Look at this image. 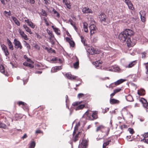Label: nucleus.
<instances>
[{"mask_svg":"<svg viewBox=\"0 0 148 148\" xmlns=\"http://www.w3.org/2000/svg\"><path fill=\"white\" fill-rule=\"evenodd\" d=\"M140 101L143 104V107L145 108H147L148 107V103L146 100L144 98H142L140 99Z\"/></svg>","mask_w":148,"mask_h":148,"instance_id":"a211bd4d","label":"nucleus"},{"mask_svg":"<svg viewBox=\"0 0 148 148\" xmlns=\"http://www.w3.org/2000/svg\"><path fill=\"white\" fill-rule=\"evenodd\" d=\"M18 32L21 35V37L25 40H27L28 38L27 36L25 33L21 29L18 30Z\"/></svg>","mask_w":148,"mask_h":148,"instance_id":"9d476101","label":"nucleus"},{"mask_svg":"<svg viewBox=\"0 0 148 148\" xmlns=\"http://www.w3.org/2000/svg\"><path fill=\"white\" fill-rule=\"evenodd\" d=\"M97 112H95L92 114V112L91 111L87 110L86 111L85 114H84V116H86V118L87 119L93 120V119H95L97 118Z\"/></svg>","mask_w":148,"mask_h":148,"instance_id":"7ed1b4c3","label":"nucleus"},{"mask_svg":"<svg viewBox=\"0 0 148 148\" xmlns=\"http://www.w3.org/2000/svg\"><path fill=\"white\" fill-rule=\"evenodd\" d=\"M134 32L132 30L127 29L121 32L119 36V38L123 42L126 40L128 46H132L133 44L130 38L134 34Z\"/></svg>","mask_w":148,"mask_h":148,"instance_id":"f257e3e1","label":"nucleus"},{"mask_svg":"<svg viewBox=\"0 0 148 148\" xmlns=\"http://www.w3.org/2000/svg\"><path fill=\"white\" fill-rule=\"evenodd\" d=\"M126 99L127 101H133L132 97L130 95H128L126 96Z\"/></svg>","mask_w":148,"mask_h":148,"instance_id":"2f4dec72","label":"nucleus"},{"mask_svg":"<svg viewBox=\"0 0 148 148\" xmlns=\"http://www.w3.org/2000/svg\"><path fill=\"white\" fill-rule=\"evenodd\" d=\"M80 133V132L78 133V134L75 136V139H74V141L75 142L77 141V138L78 137V135H79V134Z\"/></svg>","mask_w":148,"mask_h":148,"instance_id":"864d4df0","label":"nucleus"},{"mask_svg":"<svg viewBox=\"0 0 148 148\" xmlns=\"http://www.w3.org/2000/svg\"><path fill=\"white\" fill-rule=\"evenodd\" d=\"M7 41L8 43V45L9 49L12 50L13 49V46L12 42L10 41L9 39H7Z\"/></svg>","mask_w":148,"mask_h":148,"instance_id":"a878e982","label":"nucleus"},{"mask_svg":"<svg viewBox=\"0 0 148 148\" xmlns=\"http://www.w3.org/2000/svg\"><path fill=\"white\" fill-rule=\"evenodd\" d=\"M146 73L147 74H148V64H146Z\"/></svg>","mask_w":148,"mask_h":148,"instance_id":"8fccbe9b","label":"nucleus"},{"mask_svg":"<svg viewBox=\"0 0 148 148\" xmlns=\"http://www.w3.org/2000/svg\"><path fill=\"white\" fill-rule=\"evenodd\" d=\"M65 76L67 79L71 80L76 79L77 78V77L76 76L73 75L69 73H66Z\"/></svg>","mask_w":148,"mask_h":148,"instance_id":"ddd939ff","label":"nucleus"},{"mask_svg":"<svg viewBox=\"0 0 148 148\" xmlns=\"http://www.w3.org/2000/svg\"><path fill=\"white\" fill-rule=\"evenodd\" d=\"M1 3L4 5L5 4V2L4 0H1Z\"/></svg>","mask_w":148,"mask_h":148,"instance_id":"338daca9","label":"nucleus"},{"mask_svg":"<svg viewBox=\"0 0 148 148\" xmlns=\"http://www.w3.org/2000/svg\"><path fill=\"white\" fill-rule=\"evenodd\" d=\"M47 32L48 34H49L50 36L49 38L50 41L52 44H54V40L56 39L54 38V35L52 33V32L49 30H47Z\"/></svg>","mask_w":148,"mask_h":148,"instance_id":"6e6552de","label":"nucleus"},{"mask_svg":"<svg viewBox=\"0 0 148 148\" xmlns=\"http://www.w3.org/2000/svg\"><path fill=\"white\" fill-rule=\"evenodd\" d=\"M143 56H142V58H145V52H143L142 53Z\"/></svg>","mask_w":148,"mask_h":148,"instance_id":"0e129e2a","label":"nucleus"},{"mask_svg":"<svg viewBox=\"0 0 148 148\" xmlns=\"http://www.w3.org/2000/svg\"><path fill=\"white\" fill-rule=\"evenodd\" d=\"M27 61L28 62H24L23 63V65L24 66H28L31 68H33V62L29 58H28L27 59Z\"/></svg>","mask_w":148,"mask_h":148,"instance_id":"423d86ee","label":"nucleus"},{"mask_svg":"<svg viewBox=\"0 0 148 148\" xmlns=\"http://www.w3.org/2000/svg\"><path fill=\"white\" fill-rule=\"evenodd\" d=\"M126 80L125 79H120L119 80H118L116 82H115V85L117 86L119 85L121 83H123Z\"/></svg>","mask_w":148,"mask_h":148,"instance_id":"bb28decb","label":"nucleus"},{"mask_svg":"<svg viewBox=\"0 0 148 148\" xmlns=\"http://www.w3.org/2000/svg\"><path fill=\"white\" fill-rule=\"evenodd\" d=\"M44 20L45 21L46 24V25L47 26H48L49 25V23H48V22H47V20H46V19H44Z\"/></svg>","mask_w":148,"mask_h":148,"instance_id":"bf43d9fd","label":"nucleus"},{"mask_svg":"<svg viewBox=\"0 0 148 148\" xmlns=\"http://www.w3.org/2000/svg\"><path fill=\"white\" fill-rule=\"evenodd\" d=\"M143 136L145 138H147L148 137V132L145 133L144 135Z\"/></svg>","mask_w":148,"mask_h":148,"instance_id":"6e6d98bb","label":"nucleus"},{"mask_svg":"<svg viewBox=\"0 0 148 148\" xmlns=\"http://www.w3.org/2000/svg\"><path fill=\"white\" fill-rule=\"evenodd\" d=\"M83 97V94L82 93H79L78 95L77 98L80 99Z\"/></svg>","mask_w":148,"mask_h":148,"instance_id":"09e8293b","label":"nucleus"},{"mask_svg":"<svg viewBox=\"0 0 148 148\" xmlns=\"http://www.w3.org/2000/svg\"><path fill=\"white\" fill-rule=\"evenodd\" d=\"M25 21L27 23L28 25L30 26L31 28L34 29L35 28V25L32 22L29 21L28 19L25 20Z\"/></svg>","mask_w":148,"mask_h":148,"instance_id":"2eb2a0df","label":"nucleus"},{"mask_svg":"<svg viewBox=\"0 0 148 148\" xmlns=\"http://www.w3.org/2000/svg\"><path fill=\"white\" fill-rule=\"evenodd\" d=\"M91 34H92L96 32L97 28L95 25L93 24L89 26Z\"/></svg>","mask_w":148,"mask_h":148,"instance_id":"f8f14e48","label":"nucleus"},{"mask_svg":"<svg viewBox=\"0 0 148 148\" xmlns=\"http://www.w3.org/2000/svg\"><path fill=\"white\" fill-rule=\"evenodd\" d=\"M116 93H115V92H114V91L110 95L111 97H112Z\"/></svg>","mask_w":148,"mask_h":148,"instance_id":"13d9d810","label":"nucleus"},{"mask_svg":"<svg viewBox=\"0 0 148 148\" xmlns=\"http://www.w3.org/2000/svg\"><path fill=\"white\" fill-rule=\"evenodd\" d=\"M51 61L53 63H61L62 62V61L61 59L58 58H52L51 60Z\"/></svg>","mask_w":148,"mask_h":148,"instance_id":"412c9836","label":"nucleus"},{"mask_svg":"<svg viewBox=\"0 0 148 148\" xmlns=\"http://www.w3.org/2000/svg\"><path fill=\"white\" fill-rule=\"evenodd\" d=\"M83 140L82 139L81 142L79 145L78 148H83Z\"/></svg>","mask_w":148,"mask_h":148,"instance_id":"37998d69","label":"nucleus"},{"mask_svg":"<svg viewBox=\"0 0 148 148\" xmlns=\"http://www.w3.org/2000/svg\"><path fill=\"white\" fill-rule=\"evenodd\" d=\"M109 110V108H106L105 109H104V111H103V112L104 113H105L106 112Z\"/></svg>","mask_w":148,"mask_h":148,"instance_id":"603ef678","label":"nucleus"},{"mask_svg":"<svg viewBox=\"0 0 148 148\" xmlns=\"http://www.w3.org/2000/svg\"><path fill=\"white\" fill-rule=\"evenodd\" d=\"M1 46L2 49L4 52L5 55L6 56H8L9 55V53L7 46L3 44H1Z\"/></svg>","mask_w":148,"mask_h":148,"instance_id":"1a4fd4ad","label":"nucleus"},{"mask_svg":"<svg viewBox=\"0 0 148 148\" xmlns=\"http://www.w3.org/2000/svg\"><path fill=\"white\" fill-rule=\"evenodd\" d=\"M84 46L85 47V48L86 52L90 54H97L99 53L100 52V50L97 49H94L92 47L89 46L87 44H86L84 40Z\"/></svg>","mask_w":148,"mask_h":148,"instance_id":"f03ea898","label":"nucleus"},{"mask_svg":"<svg viewBox=\"0 0 148 148\" xmlns=\"http://www.w3.org/2000/svg\"><path fill=\"white\" fill-rule=\"evenodd\" d=\"M41 131L40 130H38L36 131V133H41Z\"/></svg>","mask_w":148,"mask_h":148,"instance_id":"e2e57ef3","label":"nucleus"},{"mask_svg":"<svg viewBox=\"0 0 148 148\" xmlns=\"http://www.w3.org/2000/svg\"><path fill=\"white\" fill-rule=\"evenodd\" d=\"M87 24L86 22H84V31L86 32H88V27L87 26Z\"/></svg>","mask_w":148,"mask_h":148,"instance_id":"e433bc0d","label":"nucleus"},{"mask_svg":"<svg viewBox=\"0 0 148 148\" xmlns=\"http://www.w3.org/2000/svg\"><path fill=\"white\" fill-rule=\"evenodd\" d=\"M101 61H97L95 62H94L92 63L93 65H95L97 67L99 66V64L101 63Z\"/></svg>","mask_w":148,"mask_h":148,"instance_id":"72a5a7b5","label":"nucleus"},{"mask_svg":"<svg viewBox=\"0 0 148 148\" xmlns=\"http://www.w3.org/2000/svg\"><path fill=\"white\" fill-rule=\"evenodd\" d=\"M12 18L15 23L18 26L20 25V23L16 18L14 17H12Z\"/></svg>","mask_w":148,"mask_h":148,"instance_id":"7c9ffc66","label":"nucleus"},{"mask_svg":"<svg viewBox=\"0 0 148 148\" xmlns=\"http://www.w3.org/2000/svg\"><path fill=\"white\" fill-rule=\"evenodd\" d=\"M113 68L114 69V71H119L120 69L119 67L116 66H113Z\"/></svg>","mask_w":148,"mask_h":148,"instance_id":"a19ab883","label":"nucleus"},{"mask_svg":"<svg viewBox=\"0 0 148 148\" xmlns=\"http://www.w3.org/2000/svg\"><path fill=\"white\" fill-rule=\"evenodd\" d=\"M116 85L115 84V82L114 83H112L110 84L109 86V88H113Z\"/></svg>","mask_w":148,"mask_h":148,"instance_id":"a18cd8bd","label":"nucleus"},{"mask_svg":"<svg viewBox=\"0 0 148 148\" xmlns=\"http://www.w3.org/2000/svg\"><path fill=\"white\" fill-rule=\"evenodd\" d=\"M109 144V143L107 141L104 143L103 145V148H105L106 146L108 145Z\"/></svg>","mask_w":148,"mask_h":148,"instance_id":"49530a36","label":"nucleus"},{"mask_svg":"<svg viewBox=\"0 0 148 148\" xmlns=\"http://www.w3.org/2000/svg\"><path fill=\"white\" fill-rule=\"evenodd\" d=\"M29 2L31 4H34L35 3L34 0H29Z\"/></svg>","mask_w":148,"mask_h":148,"instance_id":"4d7b16f0","label":"nucleus"},{"mask_svg":"<svg viewBox=\"0 0 148 148\" xmlns=\"http://www.w3.org/2000/svg\"><path fill=\"white\" fill-rule=\"evenodd\" d=\"M140 18L142 21L143 22H145V18L144 17V15L143 16L141 14V12H140Z\"/></svg>","mask_w":148,"mask_h":148,"instance_id":"ea45409f","label":"nucleus"},{"mask_svg":"<svg viewBox=\"0 0 148 148\" xmlns=\"http://www.w3.org/2000/svg\"><path fill=\"white\" fill-rule=\"evenodd\" d=\"M23 42H24L25 46L28 49H29L30 48V46L29 44L25 40L23 41Z\"/></svg>","mask_w":148,"mask_h":148,"instance_id":"58836bf2","label":"nucleus"},{"mask_svg":"<svg viewBox=\"0 0 148 148\" xmlns=\"http://www.w3.org/2000/svg\"><path fill=\"white\" fill-rule=\"evenodd\" d=\"M6 125L4 123H2L0 122V128H2L4 129H8V128H6Z\"/></svg>","mask_w":148,"mask_h":148,"instance_id":"c9c22d12","label":"nucleus"},{"mask_svg":"<svg viewBox=\"0 0 148 148\" xmlns=\"http://www.w3.org/2000/svg\"><path fill=\"white\" fill-rule=\"evenodd\" d=\"M63 3L66 5V8L70 9L71 8V5L70 1L68 0H63Z\"/></svg>","mask_w":148,"mask_h":148,"instance_id":"4468645a","label":"nucleus"},{"mask_svg":"<svg viewBox=\"0 0 148 148\" xmlns=\"http://www.w3.org/2000/svg\"><path fill=\"white\" fill-rule=\"evenodd\" d=\"M23 27L27 32L29 33L30 34H32L33 33L32 32L31 29L28 27L27 25H23Z\"/></svg>","mask_w":148,"mask_h":148,"instance_id":"393cba45","label":"nucleus"},{"mask_svg":"<svg viewBox=\"0 0 148 148\" xmlns=\"http://www.w3.org/2000/svg\"><path fill=\"white\" fill-rule=\"evenodd\" d=\"M121 88H118L114 90V92H115V93H116H116L121 91Z\"/></svg>","mask_w":148,"mask_h":148,"instance_id":"c03bdc74","label":"nucleus"},{"mask_svg":"<svg viewBox=\"0 0 148 148\" xmlns=\"http://www.w3.org/2000/svg\"><path fill=\"white\" fill-rule=\"evenodd\" d=\"M125 2L128 5L130 9L133 10L134 9L133 5L130 0H125Z\"/></svg>","mask_w":148,"mask_h":148,"instance_id":"dca6fc26","label":"nucleus"},{"mask_svg":"<svg viewBox=\"0 0 148 148\" xmlns=\"http://www.w3.org/2000/svg\"><path fill=\"white\" fill-rule=\"evenodd\" d=\"M69 21L70 22L71 24L73 26H74V25L72 20L71 19H69Z\"/></svg>","mask_w":148,"mask_h":148,"instance_id":"5fc2aeb1","label":"nucleus"},{"mask_svg":"<svg viewBox=\"0 0 148 148\" xmlns=\"http://www.w3.org/2000/svg\"><path fill=\"white\" fill-rule=\"evenodd\" d=\"M27 137V135L26 134H25L22 137V138L23 139H24V138H26Z\"/></svg>","mask_w":148,"mask_h":148,"instance_id":"052dcab7","label":"nucleus"},{"mask_svg":"<svg viewBox=\"0 0 148 148\" xmlns=\"http://www.w3.org/2000/svg\"><path fill=\"white\" fill-rule=\"evenodd\" d=\"M42 12H43V13H42V15L43 16H46L47 15V13H46V12H45V11H44Z\"/></svg>","mask_w":148,"mask_h":148,"instance_id":"680f3d73","label":"nucleus"},{"mask_svg":"<svg viewBox=\"0 0 148 148\" xmlns=\"http://www.w3.org/2000/svg\"><path fill=\"white\" fill-rule=\"evenodd\" d=\"M101 22L104 25L107 24V18L106 15L104 13H101L99 16Z\"/></svg>","mask_w":148,"mask_h":148,"instance_id":"39448f33","label":"nucleus"},{"mask_svg":"<svg viewBox=\"0 0 148 148\" xmlns=\"http://www.w3.org/2000/svg\"><path fill=\"white\" fill-rule=\"evenodd\" d=\"M62 69L61 66H56L53 67L51 71V73H54Z\"/></svg>","mask_w":148,"mask_h":148,"instance_id":"4be33fe9","label":"nucleus"},{"mask_svg":"<svg viewBox=\"0 0 148 148\" xmlns=\"http://www.w3.org/2000/svg\"><path fill=\"white\" fill-rule=\"evenodd\" d=\"M53 12L55 14H56L57 13H58V12L56 11L55 10H53Z\"/></svg>","mask_w":148,"mask_h":148,"instance_id":"774afa93","label":"nucleus"},{"mask_svg":"<svg viewBox=\"0 0 148 148\" xmlns=\"http://www.w3.org/2000/svg\"><path fill=\"white\" fill-rule=\"evenodd\" d=\"M14 47L17 49H21L22 46L19 41L17 40L16 39H14Z\"/></svg>","mask_w":148,"mask_h":148,"instance_id":"0eeeda50","label":"nucleus"},{"mask_svg":"<svg viewBox=\"0 0 148 148\" xmlns=\"http://www.w3.org/2000/svg\"><path fill=\"white\" fill-rule=\"evenodd\" d=\"M141 140L144 143L148 144V139H143Z\"/></svg>","mask_w":148,"mask_h":148,"instance_id":"3c124183","label":"nucleus"},{"mask_svg":"<svg viewBox=\"0 0 148 148\" xmlns=\"http://www.w3.org/2000/svg\"><path fill=\"white\" fill-rule=\"evenodd\" d=\"M80 125V123L79 122L78 123L76 124L74 130V131L73 135V136L76 133V131L78 130V127Z\"/></svg>","mask_w":148,"mask_h":148,"instance_id":"f704fd0d","label":"nucleus"},{"mask_svg":"<svg viewBox=\"0 0 148 148\" xmlns=\"http://www.w3.org/2000/svg\"><path fill=\"white\" fill-rule=\"evenodd\" d=\"M84 148H86V147L88 146V141L86 140H84Z\"/></svg>","mask_w":148,"mask_h":148,"instance_id":"79ce46f5","label":"nucleus"},{"mask_svg":"<svg viewBox=\"0 0 148 148\" xmlns=\"http://www.w3.org/2000/svg\"><path fill=\"white\" fill-rule=\"evenodd\" d=\"M136 63V62L135 61H132L126 67L128 68L132 67L135 65Z\"/></svg>","mask_w":148,"mask_h":148,"instance_id":"c756f323","label":"nucleus"},{"mask_svg":"<svg viewBox=\"0 0 148 148\" xmlns=\"http://www.w3.org/2000/svg\"><path fill=\"white\" fill-rule=\"evenodd\" d=\"M138 94L139 95H144L145 94V90L143 89H141L138 91Z\"/></svg>","mask_w":148,"mask_h":148,"instance_id":"c85d7f7f","label":"nucleus"},{"mask_svg":"<svg viewBox=\"0 0 148 148\" xmlns=\"http://www.w3.org/2000/svg\"><path fill=\"white\" fill-rule=\"evenodd\" d=\"M82 101L75 102L72 103V105L73 106H77L75 108L76 110H80L83 108V104H82Z\"/></svg>","mask_w":148,"mask_h":148,"instance_id":"20e7f679","label":"nucleus"},{"mask_svg":"<svg viewBox=\"0 0 148 148\" xmlns=\"http://www.w3.org/2000/svg\"><path fill=\"white\" fill-rule=\"evenodd\" d=\"M110 103L111 104H114L115 103H119V101L118 100L113 99H110Z\"/></svg>","mask_w":148,"mask_h":148,"instance_id":"cd10ccee","label":"nucleus"},{"mask_svg":"<svg viewBox=\"0 0 148 148\" xmlns=\"http://www.w3.org/2000/svg\"><path fill=\"white\" fill-rule=\"evenodd\" d=\"M107 129L108 132V133L110 131V129L108 128H106L104 126L102 125H100L96 129V131L98 132L99 131H100L102 132H105L104 129Z\"/></svg>","mask_w":148,"mask_h":148,"instance_id":"9b49d317","label":"nucleus"},{"mask_svg":"<svg viewBox=\"0 0 148 148\" xmlns=\"http://www.w3.org/2000/svg\"><path fill=\"white\" fill-rule=\"evenodd\" d=\"M56 14V16L57 17H58V18H59V17H60V14H59L58 12L57 14Z\"/></svg>","mask_w":148,"mask_h":148,"instance_id":"69168bd1","label":"nucleus"},{"mask_svg":"<svg viewBox=\"0 0 148 148\" xmlns=\"http://www.w3.org/2000/svg\"><path fill=\"white\" fill-rule=\"evenodd\" d=\"M51 27L53 29L54 31L57 35H60V32L58 28L53 25Z\"/></svg>","mask_w":148,"mask_h":148,"instance_id":"b1692460","label":"nucleus"},{"mask_svg":"<svg viewBox=\"0 0 148 148\" xmlns=\"http://www.w3.org/2000/svg\"><path fill=\"white\" fill-rule=\"evenodd\" d=\"M91 12H92V11L89 8H84V13H90Z\"/></svg>","mask_w":148,"mask_h":148,"instance_id":"473e14b6","label":"nucleus"},{"mask_svg":"<svg viewBox=\"0 0 148 148\" xmlns=\"http://www.w3.org/2000/svg\"><path fill=\"white\" fill-rule=\"evenodd\" d=\"M66 40L70 44L71 46L73 47L75 46V43L73 41L71 40L70 38L68 37L66 38Z\"/></svg>","mask_w":148,"mask_h":148,"instance_id":"5701e85b","label":"nucleus"},{"mask_svg":"<svg viewBox=\"0 0 148 148\" xmlns=\"http://www.w3.org/2000/svg\"><path fill=\"white\" fill-rule=\"evenodd\" d=\"M18 104L19 106L22 105V107L24 109H28V107L27 106L26 104L25 103L22 101H19L18 102Z\"/></svg>","mask_w":148,"mask_h":148,"instance_id":"6ab92c4d","label":"nucleus"},{"mask_svg":"<svg viewBox=\"0 0 148 148\" xmlns=\"http://www.w3.org/2000/svg\"><path fill=\"white\" fill-rule=\"evenodd\" d=\"M35 143L34 141H32L30 143L29 148H34L35 146Z\"/></svg>","mask_w":148,"mask_h":148,"instance_id":"4c0bfd02","label":"nucleus"},{"mask_svg":"<svg viewBox=\"0 0 148 148\" xmlns=\"http://www.w3.org/2000/svg\"><path fill=\"white\" fill-rule=\"evenodd\" d=\"M128 131H129V132L131 134H133L134 133V131L133 129L129 128L128 129Z\"/></svg>","mask_w":148,"mask_h":148,"instance_id":"de8ad7c7","label":"nucleus"},{"mask_svg":"<svg viewBox=\"0 0 148 148\" xmlns=\"http://www.w3.org/2000/svg\"><path fill=\"white\" fill-rule=\"evenodd\" d=\"M73 58L76 60V62L75 63L73 64V66L74 68L75 69H77L79 67V60L76 56L73 57Z\"/></svg>","mask_w":148,"mask_h":148,"instance_id":"aec40b11","label":"nucleus"},{"mask_svg":"<svg viewBox=\"0 0 148 148\" xmlns=\"http://www.w3.org/2000/svg\"><path fill=\"white\" fill-rule=\"evenodd\" d=\"M0 71L2 73H3L5 76H8L7 72L5 71L4 68L1 64H0Z\"/></svg>","mask_w":148,"mask_h":148,"instance_id":"f3484780","label":"nucleus"}]
</instances>
